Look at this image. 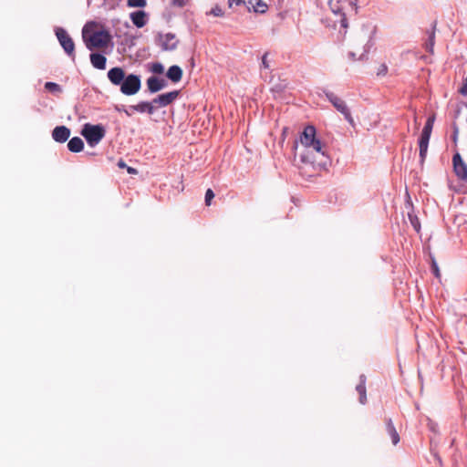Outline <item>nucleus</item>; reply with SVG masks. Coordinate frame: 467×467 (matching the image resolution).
Instances as JSON below:
<instances>
[{
	"instance_id": "1",
	"label": "nucleus",
	"mask_w": 467,
	"mask_h": 467,
	"mask_svg": "<svg viewBox=\"0 0 467 467\" xmlns=\"http://www.w3.org/2000/svg\"><path fill=\"white\" fill-rule=\"evenodd\" d=\"M81 135L90 147L97 146L106 135V129L102 124L86 123L83 125Z\"/></svg>"
},
{
	"instance_id": "2",
	"label": "nucleus",
	"mask_w": 467,
	"mask_h": 467,
	"mask_svg": "<svg viewBox=\"0 0 467 467\" xmlns=\"http://www.w3.org/2000/svg\"><path fill=\"white\" fill-rule=\"evenodd\" d=\"M316 128L313 125H307L300 136V141L306 149L312 148L317 153L325 156V152L322 151V143L316 138Z\"/></svg>"
},
{
	"instance_id": "3",
	"label": "nucleus",
	"mask_w": 467,
	"mask_h": 467,
	"mask_svg": "<svg viewBox=\"0 0 467 467\" xmlns=\"http://www.w3.org/2000/svg\"><path fill=\"white\" fill-rule=\"evenodd\" d=\"M83 38L88 49L92 50L95 47H106L112 44V36L108 30H99L93 33L88 40L86 39L85 33L83 32Z\"/></svg>"
},
{
	"instance_id": "4",
	"label": "nucleus",
	"mask_w": 467,
	"mask_h": 467,
	"mask_svg": "<svg viewBox=\"0 0 467 467\" xmlns=\"http://www.w3.org/2000/svg\"><path fill=\"white\" fill-rule=\"evenodd\" d=\"M324 94L327 100L334 106V108L344 116L345 119L349 124L354 125V119L346 102L332 91L324 90Z\"/></svg>"
},
{
	"instance_id": "5",
	"label": "nucleus",
	"mask_w": 467,
	"mask_h": 467,
	"mask_svg": "<svg viewBox=\"0 0 467 467\" xmlns=\"http://www.w3.org/2000/svg\"><path fill=\"white\" fill-rule=\"evenodd\" d=\"M56 36L59 41V44L63 47L65 53L73 60L76 59L75 43L67 32L62 28L57 27L56 29Z\"/></svg>"
},
{
	"instance_id": "6",
	"label": "nucleus",
	"mask_w": 467,
	"mask_h": 467,
	"mask_svg": "<svg viewBox=\"0 0 467 467\" xmlns=\"http://www.w3.org/2000/svg\"><path fill=\"white\" fill-rule=\"evenodd\" d=\"M141 87L140 77L135 74H129L120 86V91L126 96L135 95Z\"/></svg>"
},
{
	"instance_id": "7",
	"label": "nucleus",
	"mask_w": 467,
	"mask_h": 467,
	"mask_svg": "<svg viewBox=\"0 0 467 467\" xmlns=\"http://www.w3.org/2000/svg\"><path fill=\"white\" fill-rule=\"evenodd\" d=\"M156 43L161 47L162 50L172 51L177 48L179 40L176 38V36L173 33H159L156 36Z\"/></svg>"
},
{
	"instance_id": "8",
	"label": "nucleus",
	"mask_w": 467,
	"mask_h": 467,
	"mask_svg": "<svg viewBox=\"0 0 467 467\" xmlns=\"http://www.w3.org/2000/svg\"><path fill=\"white\" fill-rule=\"evenodd\" d=\"M300 161L303 164L298 166L301 175L312 177L316 171V161L314 158H311L308 151H306L301 154Z\"/></svg>"
},
{
	"instance_id": "9",
	"label": "nucleus",
	"mask_w": 467,
	"mask_h": 467,
	"mask_svg": "<svg viewBox=\"0 0 467 467\" xmlns=\"http://www.w3.org/2000/svg\"><path fill=\"white\" fill-rule=\"evenodd\" d=\"M452 168L456 177L462 182H467V164L457 151L452 156Z\"/></svg>"
},
{
	"instance_id": "10",
	"label": "nucleus",
	"mask_w": 467,
	"mask_h": 467,
	"mask_svg": "<svg viewBox=\"0 0 467 467\" xmlns=\"http://www.w3.org/2000/svg\"><path fill=\"white\" fill-rule=\"evenodd\" d=\"M180 90H173L168 93L161 94L152 99L154 106L164 108L171 104L179 96Z\"/></svg>"
},
{
	"instance_id": "11",
	"label": "nucleus",
	"mask_w": 467,
	"mask_h": 467,
	"mask_svg": "<svg viewBox=\"0 0 467 467\" xmlns=\"http://www.w3.org/2000/svg\"><path fill=\"white\" fill-rule=\"evenodd\" d=\"M108 78L114 86H121L125 80V70L122 67H115L108 71Z\"/></svg>"
},
{
	"instance_id": "12",
	"label": "nucleus",
	"mask_w": 467,
	"mask_h": 467,
	"mask_svg": "<svg viewBox=\"0 0 467 467\" xmlns=\"http://www.w3.org/2000/svg\"><path fill=\"white\" fill-rule=\"evenodd\" d=\"M146 84L150 93H157L167 86V81L164 78L151 76L147 79Z\"/></svg>"
},
{
	"instance_id": "13",
	"label": "nucleus",
	"mask_w": 467,
	"mask_h": 467,
	"mask_svg": "<svg viewBox=\"0 0 467 467\" xmlns=\"http://www.w3.org/2000/svg\"><path fill=\"white\" fill-rule=\"evenodd\" d=\"M70 129L67 126H57L52 131V139L58 143L66 142L70 136Z\"/></svg>"
},
{
	"instance_id": "14",
	"label": "nucleus",
	"mask_w": 467,
	"mask_h": 467,
	"mask_svg": "<svg viewBox=\"0 0 467 467\" xmlns=\"http://www.w3.org/2000/svg\"><path fill=\"white\" fill-rule=\"evenodd\" d=\"M130 109L131 111H136L139 113H148L149 115H152L155 112L156 107L152 100L149 101H140L136 105L130 106Z\"/></svg>"
},
{
	"instance_id": "15",
	"label": "nucleus",
	"mask_w": 467,
	"mask_h": 467,
	"mask_svg": "<svg viewBox=\"0 0 467 467\" xmlns=\"http://www.w3.org/2000/svg\"><path fill=\"white\" fill-rule=\"evenodd\" d=\"M367 377L361 374L358 378V384L356 386V390L358 393V401L360 404L365 405L367 400V389H366Z\"/></svg>"
},
{
	"instance_id": "16",
	"label": "nucleus",
	"mask_w": 467,
	"mask_h": 467,
	"mask_svg": "<svg viewBox=\"0 0 467 467\" xmlns=\"http://www.w3.org/2000/svg\"><path fill=\"white\" fill-rule=\"evenodd\" d=\"M288 81L286 79H278L273 83L270 91L274 94L275 98H281L283 94L288 89Z\"/></svg>"
},
{
	"instance_id": "17",
	"label": "nucleus",
	"mask_w": 467,
	"mask_h": 467,
	"mask_svg": "<svg viewBox=\"0 0 467 467\" xmlns=\"http://www.w3.org/2000/svg\"><path fill=\"white\" fill-rule=\"evenodd\" d=\"M130 16L133 25L138 28H141L147 24V14L142 10L132 12Z\"/></svg>"
},
{
	"instance_id": "18",
	"label": "nucleus",
	"mask_w": 467,
	"mask_h": 467,
	"mask_svg": "<svg viewBox=\"0 0 467 467\" xmlns=\"http://www.w3.org/2000/svg\"><path fill=\"white\" fill-rule=\"evenodd\" d=\"M182 75V69L177 65L171 66L166 72V77L173 83L180 82Z\"/></svg>"
},
{
	"instance_id": "19",
	"label": "nucleus",
	"mask_w": 467,
	"mask_h": 467,
	"mask_svg": "<svg viewBox=\"0 0 467 467\" xmlns=\"http://www.w3.org/2000/svg\"><path fill=\"white\" fill-rule=\"evenodd\" d=\"M435 30H436V22H433L431 28L427 31L428 39L424 43V48L430 54H433V52H434Z\"/></svg>"
},
{
	"instance_id": "20",
	"label": "nucleus",
	"mask_w": 467,
	"mask_h": 467,
	"mask_svg": "<svg viewBox=\"0 0 467 467\" xmlns=\"http://www.w3.org/2000/svg\"><path fill=\"white\" fill-rule=\"evenodd\" d=\"M90 62L95 68L103 70L106 68L107 57L100 53H91Z\"/></svg>"
},
{
	"instance_id": "21",
	"label": "nucleus",
	"mask_w": 467,
	"mask_h": 467,
	"mask_svg": "<svg viewBox=\"0 0 467 467\" xmlns=\"http://www.w3.org/2000/svg\"><path fill=\"white\" fill-rule=\"evenodd\" d=\"M67 149L69 151L78 153L83 150L84 142L79 137H73L67 142Z\"/></svg>"
},
{
	"instance_id": "22",
	"label": "nucleus",
	"mask_w": 467,
	"mask_h": 467,
	"mask_svg": "<svg viewBox=\"0 0 467 467\" xmlns=\"http://www.w3.org/2000/svg\"><path fill=\"white\" fill-rule=\"evenodd\" d=\"M386 430L391 438L393 445H397L400 442V435L396 431V428L391 419H386Z\"/></svg>"
},
{
	"instance_id": "23",
	"label": "nucleus",
	"mask_w": 467,
	"mask_h": 467,
	"mask_svg": "<svg viewBox=\"0 0 467 467\" xmlns=\"http://www.w3.org/2000/svg\"><path fill=\"white\" fill-rule=\"evenodd\" d=\"M339 4L337 3V5H331V10L334 14L340 16V26L341 27L347 28L348 27V19L346 17L345 13L342 11L343 7L338 5ZM343 5V4H340Z\"/></svg>"
},
{
	"instance_id": "24",
	"label": "nucleus",
	"mask_w": 467,
	"mask_h": 467,
	"mask_svg": "<svg viewBox=\"0 0 467 467\" xmlns=\"http://www.w3.org/2000/svg\"><path fill=\"white\" fill-rule=\"evenodd\" d=\"M434 122H435V114L430 115L427 118V120L425 122V125L423 127L421 133L431 135Z\"/></svg>"
},
{
	"instance_id": "25",
	"label": "nucleus",
	"mask_w": 467,
	"mask_h": 467,
	"mask_svg": "<svg viewBox=\"0 0 467 467\" xmlns=\"http://www.w3.org/2000/svg\"><path fill=\"white\" fill-rule=\"evenodd\" d=\"M45 88L53 94H59L62 92V88L60 85L55 82H46Z\"/></svg>"
},
{
	"instance_id": "26",
	"label": "nucleus",
	"mask_w": 467,
	"mask_h": 467,
	"mask_svg": "<svg viewBox=\"0 0 467 467\" xmlns=\"http://www.w3.org/2000/svg\"><path fill=\"white\" fill-rule=\"evenodd\" d=\"M408 217H409L410 223L411 226L413 227V229L417 233H419L420 231V223L418 216L412 213H409Z\"/></svg>"
},
{
	"instance_id": "27",
	"label": "nucleus",
	"mask_w": 467,
	"mask_h": 467,
	"mask_svg": "<svg viewBox=\"0 0 467 467\" xmlns=\"http://www.w3.org/2000/svg\"><path fill=\"white\" fill-rule=\"evenodd\" d=\"M358 0H337V4L348 5L354 11L355 14L358 13Z\"/></svg>"
},
{
	"instance_id": "28",
	"label": "nucleus",
	"mask_w": 467,
	"mask_h": 467,
	"mask_svg": "<svg viewBox=\"0 0 467 467\" xmlns=\"http://www.w3.org/2000/svg\"><path fill=\"white\" fill-rule=\"evenodd\" d=\"M428 147H429V144L423 143V142H419L420 159L421 162H424V161L426 159Z\"/></svg>"
},
{
	"instance_id": "29",
	"label": "nucleus",
	"mask_w": 467,
	"mask_h": 467,
	"mask_svg": "<svg viewBox=\"0 0 467 467\" xmlns=\"http://www.w3.org/2000/svg\"><path fill=\"white\" fill-rule=\"evenodd\" d=\"M150 71L153 74L161 75L164 72V67L160 62H154L150 66Z\"/></svg>"
},
{
	"instance_id": "30",
	"label": "nucleus",
	"mask_w": 467,
	"mask_h": 467,
	"mask_svg": "<svg viewBox=\"0 0 467 467\" xmlns=\"http://www.w3.org/2000/svg\"><path fill=\"white\" fill-rule=\"evenodd\" d=\"M234 5L236 6H243L244 7L248 12L251 11L249 6H246V3L244 0H228V5L229 7H233Z\"/></svg>"
},
{
	"instance_id": "31",
	"label": "nucleus",
	"mask_w": 467,
	"mask_h": 467,
	"mask_svg": "<svg viewBox=\"0 0 467 467\" xmlns=\"http://www.w3.org/2000/svg\"><path fill=\"white\" fill-rule=\"evenodd\" d=\"M146 4V0H128V6L130 7H144Z\"/></svg>"
},
{
	"instance_id": "32",
	"label": "nucleus",
	"mask_w": 467,
	"mask_h": 467,
	"mask_svg": "<svg viewBox=\"0 0 467 467\" xmlns=\"http://www.w3.org/2000/svg\"><path fill=\"white\" fill-rule=\"evenodd\" d=\"M451 129H452L451 140L454 142V144L457 145L459 128H458V125L456 124V122H453L451 124Z\"/></svg>"
},
{
	"instance_id": "33",
	"label": "nucleus",
	"mask_w": 467,
	"mask_h": 467,
	"mask_svg": "<svg viewBox=\"0 0 467 467\" xmlns=\"http://www.w3.org/2000/svg\"><path fill=\"white\" fill-rule=\"evenodd\" d=\"M214 198V192L212 189H208L205 192L204 202L205 205L210 206L212 200Z\"/></svg>"
},
{
	"instance_id": "34",
	"label": "nucleus",
	"mask_w": 467,
	"mask_h": 467,
	"mask_svg": "<svg viewBox=\"0 0 467 467\" xmlns=\"http://www.w3.org/2000/svg\"><path fill=\"white\" fill-rule=\"evenodd\" d=\"M256 5H257V6H253L254 12H259V13L265 12L266 7H267L265 4H264L261 0H258Z\"/></svg>"
},
{
	"instance_id": "35",
	"label": "nucleus",
	"mask_w": 467,
	"mask_h": 467,
	"mask_svg": "<svg viewBox=\"0 0 467 467\" xmlns=\"http://www.w3.org/2000/svg\"><path fill=\"white\" fill-rule=\"evenodd\" d=\"M209 14H211L214 16H223L224 13L219 5H215L214 7H213L211 9Z\"/></svg>"
},
{
	"instance_id": "36",
	"label": "nucleus",
	"mask_w": 467,
	"mask_h": 467,
	"mask_svg": "<svg viewBox=\"0 0 467 467\" xmlns=\"http://www.w3.org/2000/svg\"><path fill=\"white\" fill-rule=\"evenodd\" d=\"M268 55H269V52H265L262 57V67L265 69L270 68V63L267 59Z\"/></svg>"
},
{
	"instance_id": "37",
	"label": "nucleus",
	"mask_w": 467,
	"mask_h": 467,
	"mask_svg": "<svg viewBox=\"0 0 467 467\" xmlns=\"http://www.w3.org/2000/svg\"><path fill=\"white\" fill-rule=\"evenodd\" d=\"M431 272L436 277H440V275H441L440 269H439L438 264L436 263V261L434 259L432 260V263H431Z\"/></svg>"
},
{
	"instance_id": "38",
	"label": "nucleus",
	"mask_w": 467,
	"mask_h": 467,
	"mask_svg": "<svg viewBox=\"0 0 467 467\" xmlns=\"http://www.w3.org/2000/svg\"><path fill=\"white\" fill-rule=\"evenodd\" d=\"M188 0H171V5L176 7H183L187 5Z\"/></svg>"
},
{
	"instance_id": "39",
	"label": "nucleus",
	"mask_w": 467,
	"mask_h": 467,
	"mask_svg": "<svg viewBox=\"0 0 467 467\" xmlns=\"http://www.w3.org/2000/svg\"><path fill=\"white\" fill-rule=\"evenodd\" d=\"M388 72V67L386 64H381L377 72L378 76H385Z\"/></svg>"
},
{
	"instance_id": "40",
	"label": "nucleus",
	"mask_w": 467,
	"mask_h": 467,
	"mask_svg": "<svg viewBox=\"0 0 467 467\" xmlns=\"http://www.w3.org/2000/svg\"><path fill=\"white\" fill-rule=\"evenodd\" d=\"M431 139V135L421 133L419 139V142H423L429 144Z\"/></svg>"
},
{
	"instance_id": "41",
	"label": "nucleus",
	"mask_w": 467,
	"mask_h": 467,
	"mask_svg": "<svg viewBox=\"0 0 467 467\" xmlns=\"http://www.w3.org/2000/svg\"><path fill=\"white\" fill-rule=\"evenodd\" d=\"M431 139V135L421 133L419 139V142H423L429 144Z\"/></svg>"
},
{
	"instance_id": "42",
	"label": "nucleus",
	"mask_w": 467,
	"mask_h": 467,
	"mask_svg": "<svg viewBox=\"0 0 467 467\" xmlns=\"http://www.w3.org/2000/svg\"><path fill=\"white\" fill-rule=\"evenodd\" d=\"M459 91L462 96L467 97V78L464 79L463 84Z\"/></svg>"
},
{
	"instance_id": "43",
	"label": "nucleus",
	"mask_w": 467,
	"mask_h": 467,
	"mask_svg": "<svg viewBox=\"0 0 467 467\" xmlns=\"http://www.w3.org/2000/svg\"><path fill=\"white\" fill-rule=\"evenodd\" d=\"M366 53H367V52L365 51L363 54H361V56H360L358 58H357V57H356V54H355L354 52H349V53H348V57H349L352 61L359 60V59H362V58L366 56Z\"/></svg>"
},
{
	"instance_id": "44",
	"label": "nucleus",
	"mask_w": 467,
	"mask_h": 467,
	"mask_svg": "<svg viewBox=\"0 0 467 467\" xmlns=\"http://www.w3.org/2000/svg\"><path fill=\"white\" fill-rule=\"evenodd\" d=\"M127 171L130 174H137V170L135 168H132V167H128L127 166Z\"/></svg>"
},
{
	"instance_id": "45",
	"label": "nucleus",
	"mask_w": 467,
	"mask_h": 467,
	"mask_svg": "<svg viewBox=\"0 0 467 467\" xmlns=\"http://www.w3.org/2000/svg\"><path fill=\"white\" fill-rule=\"evenodd\" d=\"M461 107L460 106H457V109H455L454 111V119H457L461 113Z\"/></svg>"
},
{
	"instance_id": "46",
	"label": "nucleus",
	"mask_w": 467,
	"mask_h": 467,
	"mask_svg": "<svg viewBox=\"0 0 467 467\" xmlns=\"http://www.w3.org/2000/svg\"><path fill=\"white\" fill-rule=\"evenodd\" d=\"M123 111H124V113H125L127 116H129V117H130V116H131V115L135 112V111H131V110L130 109V108H129L128 109H123Z\"/></svg>"
},
{
	"instance_id": "47",
	"label": "nucleus",
	"mask_w": 467,
	"mask_h": 467,
	"mask_svg": "<svg viewBox=\"0 0 467 467\" xmlns=\"http://www.w3.org/2000/svg\"><path fill=\"white\" fill-rule=\"evenodd\" d=\"M118 166H119V168H126V167H127L126 163H125V162H124V161H122V160H119V162H118Z\"/></svg>"
},
{
	"instance_id": "48",
	"label": "nucleus",
	"mask_w": 467,
	"mask_h": 467,
	"mask_svg": "<svg viewBox=\"0 0 467 467\" xmlns=\"http://www.w3.org/2000/svg\"><path fill=\"white\" fill-rule=\"evenodd\" d=\"M293 148L296 150L297 148V140H295Z\"/></svg>"
},
{
	"instance_id": "49",
	"label": "nucleus",
	"mask_w": 467,
	"mask_h": 467,
	"mask_svg": "<svg viewBox=\"0 0 467 467\" xmlns=\"http://www.w3.org/2000/svg\"><path fill=\"white\" fill-rule=\"evenodd\" d=\"M116 37H120V35L118 34V32L115 33Z\"/></svg>"
}]
</instances>
